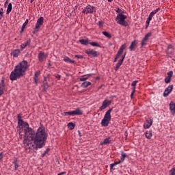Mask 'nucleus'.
I'll use <instances>...</instances> for the list:
<instances>
[{"label":"nucleus","mask_w":175,"mask_h":175,"mask_svg":"<svg viewBox=\"0 0 175 175\" xmlns=\"http://www.w3.org/2000/svg\"><path fill=\"white\" fill-rule=\"evenodd\" d=\"M31 44V39L27 40L25 42H23V44H21V50L23 51L25 47H27V46H29Z\"/></svg>","instance_id":"dca6fc26"},{"label":"nucleus","mask_w":175,"mask_h":175,"mask_svg":"<svg viewBox=\"0 0 175 175\" xmlns=\"http://www.w3.org/2000/svg\"><path fill=\"white\" fill-rule=\"evenodd\" d=\"M103 35H104V36H106V38H108L109 39H111V34H109L107 31H103Z\"/></svg>","instance_id":"f704fd0d"},{"label":"nucleus","mask_w":175,"mask_h":175,"mask_svg":"<svg viewBox=\"0 0 175 175\" xmlns=\"http://www.w3.org/2000/svg\"><path fill=\"white\" fill-rule=\"evenodd\" d=\"M64 116H73V111L64 112Z\"/></svg>","instance_id":"ea45409f"},{"label":"nucleus","mask_w":175,"mask_h":175,"mask_svg":"<svg viewBox=\"0 0 175 175\" xmlns=\"http://www.w3.org/2000/svg\"><path fill=\"white\" fill-rule=\"evenodd\" d=\"M123 62H122V60H119L118 64H116L115 70H118V69H120V67L122 65Z\"/></svg>","instance_id":"c85d7f7f"},{"label":"nucleus","mask_w":175,"mask_h":175,"mask_svg":"<svg viewBox=\"0 0 175 175\" xmlns=\"http://www.w3.org/2000/svg\"><path fill=\"white\" fill-rule=\"evenodd\" d=\"M6 91V86L5 85V82L3 80L0 82V96H2L3 95V92Z\"/></svg>","instance_id":"9b49d317"},{"label":"nucleus","mask_w":175,"mask_h":175,"mask_svg":"<svg viewBox=\"0 0 175 175\" xmlns=\"http://www.w3.org/2000/svg\"><path fill=\"white\" fill-rule=\"evenodd\" d=\"M171 80H172V78L167 77L165 79V83H166V84H169V83H170Z\"/></svg>","instance_id":"a19ab883"},{"label":"nucleus","mask_w":175,"mask_h":175,"mask_svg":"<svg viewBox=\"0 0 175 175\" xmlns=\"http://www.w3.org/2000/svg\"><path fill=\"white\" fill-rule=\"evenodd\" d=\"M40 75V72L37 71V72H35L34 77L38 78Z\"/></svg>","instance_id":"de8ad7c7"},{"label":"nucleus","mask_w":175,"mask_h":175,"mask_svg":"<svg viewBox=\"0 0 175 175\" xmlns=\"http://www.w3.org/2000/svg\"><path fill=\"white\" fill-rule=\"evenodd\" d=\"M169 175H175V167L170 170Z\"/></svg>","instance_id":"37998d69"},{"label":"nucleus","mask_w":175,"mask_h":175,"mask_svg":"<svg viewBox=\"0 0 175 175\" xmlns=\"http://www.w3.org/2000/svg\"><path fill=\"white\" fill-rule=\"evenodd\" d=\"M98 25H99L100 27H103V22H102V21H98Z\"/></svg>","instance_id":"603ef678"},{"label":"nucleus","mask_w":175,"mask_h":175,"mask_svg":"<svg viewBox=\"0 0 175 175\" xmlns=\"http://www.w3.org/2000/svg\"><path fill=\"white\" fill-rule=\"evenodd\" d=\"M123 55H124V57H126V53H125Z\"/></svg>","instance_id":"774afa93"},{"label":"nucleus","mask_w":175,"mask_h":175,"mask_svg":"<svg viewBox=\"0 0 175 175\" xmlns=\"http://www.w3.org/2000/svg\"><path fill=\"white\" fill-rule=\"evenodd\" d=\"M80 81H86L88 80V75H83L79 78Z\"/></svg>","instance_id":"c756f323"},{"label":"nucleus","mask_w":175,"mask_h":175,"mask_svg":"<svg viewBox=\"0 0 175 175\" xmlns=\"http://www.w3.org/2000/svg\"><path fill=\"white\" fill-rule=\"evenodd\" d=\"M145 136L146 137V139H151V137H152V131H147L145 133Z\"/></svg>","instance_id":"5701e85b"},{"label":"nucleus","mask_w":175,"mask_h":175,"mask_svg":"<svg viewBox=\"0 0 175 175\" xmlns=\"http://www.w3.org/2000/svg\"><path fill=\"white\" fill-rule=\"evenodd\" d=\"M16 163H17V159H16L14 161V165H16Z\"/></svg>","instance_id":"052dcab7"},{"label":"nucleus","mask_w":175,"mask_h":175,"mask_svg":"<svg viewBox=\"0 0 175 175\" xmlns=\"http://www.w3.org/2000/svg\"><path fill=\"white\" fill-rule=\"evenodd\" d=\"M2 158H3V154L0 153V161H1Z\"/></svg>","instance_id":"4d7b16f0"},{"label":"nucleus","mask_w":175,"mask_h":175,"mask_svg":"<svg viewBox=\"0 0 175 175\" xmlns=\"http://www.w3.org/2000/svg\"><path fill=\"white\" fill-rule=\"evenodd\" d=\"M137 46V40L133 41L129 46L130 51H135Z\"/></svg>","instance_id":"2eb2a0df"},{"label":"nucleus","mask_w":175,"mask_h":175,"mask_svg":"<svg viewBox=\"0 0 175 175\" xmlns=\"http://www.w3.org/2000/svg\"><path fill=\"white\" fill-rule=\"evenodd\" d=\"M126 44H124L120 46V48L119 49V50L116 54V58H117L118 59V58H120V57H121V55H122V53H124V49H126Z\"/></svg>","instance_id":"9d476101"},{"label":"nucleus","mask_w":175,"mask_h":175,"mask_svg":"<svg viewBox=\"0 0 175 175\" xmlns=\"http://www.w3.org/2000/svg\"><path fill=\"white\" fill-rule=\"evenodd\" d=\"M151 33H148L147 34L145 35L144 38L142 39V42H141V47H143V46H146L147 44V42H148V39L151 38Z\"/></svg>","instance_id":"1a4fd4ad"},{"label":"nucleus","mask_w":175,"mask_h":175,"mask_svg":"<svg viewBox=\"0 0 175 175\" xmlns=\"http://www.w3.org/2000/svg\"><path fill=\"white\" fill-rule=\"evenodd\" d=\"M96 12V8L91 5H87L82 11L84 14H94Z\"/></svg>","instance_id":"20e7f679"},{"label":"nucleus","mask_w":175,"mask_h":175,"mask_svg":"<svg viewBox=\"0 0 175 175\" xmlns=\"http://www.w3.org/2000/svg\"><path fill=\"white\" fill-rule=\"evenodd\" d=\"M85 54H88L89 57L92 58H95L98 57V51H94L92 49H89L85 51Z\"/></svg>","instance_id":"0eeeda50"},{"label":"nucleus","mask_w":175,"mask_h":175,"mask_svg":"<svg viewBox=\"0 0 175 175\" xmlns=\"http://www.w3.org/2000/svg\"><path fill=\"white\" fill-rule=\"evenodd\" d=\"M56 79H58V80H59V79H61V75H57L55 76Z\"/></svg>","instance_id":"5fc2aeb1"},{"label":"nucleus","mask_w":175,"mask_h":175,"mask_svg":"<svg viewBox=\"0 0 175 175\" xmlns=\"http://www.w3.org/2000/svg\"><path fill=\"white\" fill-rule=\"evenodd\" d=\"M137 83H139V81H133L131 83L132 87H133V88H136V85L137 84Z\"/></svg>","instance_id":"79ce46f5"},{"label":"nucleus","mask_w":175,"mask_h":175,"mask_svg":"<svg viewBox=\"0 0 175 175\" xmlns=\"http://www.w3.org/2000/svg\"><path fill=\"white\" fill-rule=\"evenodd\" d=\"M65 172H61L59 174H58L57 175H62V174H64Z\"/></svg>","instance_id":"e2e57ef3"},{"label":"nucleus","mask_w":175,"mask_h":175,"mask_svg":"<svg viewBox=\"0 0 175 175\" xmlns=\"http://www.w3.org/2000/svg\"><path fill=\"white\" fill-rule=\"evenodd\" d=\"M28 23H29L28 19H26L25 23L22 25V28H21V30L20 31L21 33H23V32H24V30L25 29V27H27V25H28Z\"/></svg>","instance_id":"b1692460"},{"label":"nucleus","mask_w":175,"mask_h":175,"mask_svg":"<svg viewBox=\"0 0 175 175\" xmlns=\"http://www.w3.org/2000/svg\"><path fill=\"white\" fill-rule=\"evenodd\" d=\"M46 58H47V55L44 54L43 52H40L38 54V60L40 62H43V61H45Z\"/></svg>","instance_id":"4468645a"},{"label":"nucleus","mask_w":175,"mask_h":175,"mask_svg":"<svg viewBox=\"0 0 175 175\" xmlns=\"http://www.w3.org/2000/svg\"><path fill=\"white\" fill-rule=\"evenodd\" d=\"M170 110L175 113V104L173 102L170 103Z\"/></svg>","instance_id":"cd10ccee"},{"label":"nucleus","mask_w":175,"mask_h":175,"mask_svg":"<svg viewBox=\"0 0 175 175\" xmlns=\"http://www.w3.org/2000/svg\"><path fill=\"white\" fill-rule=\"evenodd\" d=\"M125 158H128V155L126 154L125 152H124V151L121 152V157H120V162L122 163V162H124V161H125Z\"/></svg>","instance_id":"4be33fe9"},{"label":"nucleus","mask_w":175,"mask_h":175,"mask_svg":"<svg viewBox=\"0 0 175 175\" xmlns=\"http://www.w3.org/2000/svg\"><path fill=\"white\" fill-rule=\"evenodd\" d=\"M167 77H170V79H172V76H173V71H170L169 72H167Z\"/></svg>","instance_id":"a18cd8bd"},{"label":"nucleus","mask_w":175,"mask_h":175,"mask_svg":"<svg viewBox=\"0 0 175 175\" xmlns=\"http://www.w3.org/2000/svg\"><path fill=\"white\" fill-rule=\"evenodd\" d=\"M111 142V137H109L107 138H105L103 142L100 143L101 146L106 145V144H110Z\"/></svg>","instance_id":"6ab92c4d"},{"label":"nucleus","mask_w":175,"mask_h":175,"mask_svg":"<svg viewBox=\"0 0 175 175\" xmlns=\"http://www.w3.org/2000/svg\"><path fill=\"white\" fill-rule=\"evenodd\" d=\"M44 155H46V154H44V152L42 154V157H44Z\"/></svg>","instance_id":"338daca9"},{"label":"nucleus","mask_w":175,"mask_h":175,"mask_svg":"<svg viewBox=\"0 0 175 175\" xmlns=\"http://www.w3.org/2000/svg\"><path fill=\"white\" fill-rule=\"evenodd\" d=\"M49 151H50V148H47L46 151L44 152L45 154L49 153Z\"/></svg>","instance_id":"6e6d98bb"},{"label":"nucleus","mask_w":175,"mask_h":175,"mask_svg":"<svg viewBox=\"0 0 175 175\" xmlns=\"http://www.w3.org/2000/svg\"><path fill=\"white\" fill-rule=\"evenodd\" d=\"M63 61H64V62H70V64H75V60L70 59L68 56L64 57Z\"/></svg>","instance_id":"393cba45"},{"label":"nucleus","mask_w":175,"mask_h":175,"mask_svg":"<svg viewBox=\"0 0 175 175\" xmlns=\"http://www.w3.org/2000/svg\"><path fill=\"white\" fill-rule=\"evenodd\" d=\"M117 59H118V58L115 57L113 62H117Z\"/></svg>","instance_id":"680f3d73"},{"label":"nucleus","mask_w":175,"mask_h":175,"mask_svg":"<svg viewBox=\"0 0 175 175\" xmlns=\"http://www.w3.org/2000/svg\"><path fill=\"white\" fill-rule=\"evenodd\" d=\"M79 43H81V44H83L84 46H87L88 43L90 44V42L88 39H81L79 40Z\"/></svg>","instance_id":"a878e982"},{"label":"nucleus","mask_w":175,"mask_h":175,"mask_svg":"<svg viewBox=\"0 0 175 175\" xmlns=\"http://www.w3.org/2000/svg\"><path fill=\"white\" fill-rule=\"evenodd\" d=\"M159 10H161V8H158L157 9L153 10V11H152V12H150V13H152V14H153V16H155V14H157L158 13V12H159Z\"/></svg>","instance_id":"4c0bfd02"},{"label":"nucleus","mask_w":175,"mask_h":175,"mask_svg":"<svg viewBox=\"0 0 175 175\" xmlns=\"http://www.w3.org/2000/svg\"><path fill=\"white\" fill-rule=\"evenodd\" d=\"M89 85H91V82L90 81H85L81 84L82 88H87Z\"/></svg>","instance_id":"bb28decb"},{"label":"nucleus","mask_w":175,"mask_h":175,"mask_svg":"<svg viewBox=\"0 0 175 175\" xmlns=\"http://www.w3.org/2000/svg\"><path fill=\"white\" fill-rule=\"evenodd\" d=\"M159 10H161V8H158L157 9L153 10V11H152V12H150V13H152V14H153V16H155V14H157L158 13V12H159Z\"/></svg>","instance_id":"e433bc0d"},{"label":"nucleus","mask_w":175,"mask_h":175,"mask_svg":"<svg viewBox=\"0 0 175 175\" xmlns=\"http://www.w3.org/2000/svg\"><path fill=\"white\" fill-rule=\"evenodd\" d=\"M73 116H81L83 114V111L80 108L76 109L75 111H72Z\"/></svg>","instance_id":"a211bd4d"},{"label":"nucleus","mask_w":175,"mask_h":175,"mask_svg":"<svg viewBox=\"0 0 175 175\" xmlns=\"http://www.w3.org/2000/svg\"><path fill=\"white\" fill-rule=\"evenodd\" d=\"M75 58H77L78 59H83V55H76Z\"/></svg>","instance_id":"49530a36"},{"label":"nucleus","mask_w":175,"mask_h":175,"mask_svg":"<svg viewBox=\"0 0 175 175\" xmlns=\"http://www.w3.org/2000/svg\"><path fill=\"white\" fill-rule=\"evenodd\" d=\"M172 91H173V85L168 86L165 90L164 93H163V96L164 97L169 96V94H170V92H172Z\"/></svg>","instance_id":"ddd939ff"},{"label":"nucleus","mask_w":175,"mask_h":175,"mask_svg":"<svg viewBox=\"0 0 175 175\" xmlns=\"http://www.w3.org/2000/svg\"><path fill=\"white\" fill-rule=\"evenodd\" d=\"M29 68V64L27 60H23L17 66H15L13 71L11 72L10 79L14 81L20 77L25 75L27 70Z\"/></svg>","instance_id":"f03ea898"},{"label":"nucleus","mask_w":175,"mask_h":175,"mask_svg":"<svg viewBox=\"0 0 175 175\" xmlns=\"http://www.w3.org/2000/svg\"><path fill=\"white\" fill-rule=\"evenodd\" d=\"M111 111H113V107L110 108L109 110H107L105 113L107 116H111Z\"/></svg>","instance_id":"c9c22d12"},{"label":"nucleus","mask_w":175,"mask_h":175,"mask_svg":"<svg viewBox=\"0 0 175 175\" xmlns=\"http://www.w3.org/2000/svg\"><path fill=\"white\" fill-rule=\"evenodd\" d=\"M33 80H34L35 83H36V84H38V78L36 77H33Z\"/></svg>","instance_id":"3c124183"},{"label":"nucleus","mask_w":175,"mask_h":175,"mask_svg":"<svg viewBox=\"0 0 175 175\" xmlns=\"http://www.w3.org/2000/svg\"><path fill=\"white\" fill-rule=\"evenodd\" d=\"M43 21H44L43 16H40L37 20L36 27H35L34 30L33 31V35H35L36 33H38V32H39V29L40 28V27H42V25H43Z\"/></svg>","instance_id":"39448f33"},{"label":"nucleus","mask_w":175,"mask_h":175,"mask_svg":"<svg viewBox=\"0 0 175 175\" xmlns=\"http://www.w3.org/2000/svg\"><path fill=\"white\" fill-rule=\"evenodd\" d=\"M152 17H154V15L152 14V12H150L146 19V28L148 27V25H150V22L151 21V20H152Z\"/></svg>","instance_id":"412c9836"},{"label":"nucleus","mask_w":175,"mask_h":175,"mask_svg":"<svg viewBox=\"0 0 175 175\" xmlns=\"http://www.w3.org/2000/svg\"><path fill=\"white\" fill-rule=\"evenodd\" d=\"M120 163H122L120 160H119V161H116L110 165V168L113 169V167H114V166H116V165H120Z\"/></svg>","instance_id":"72a5a7b5"},{"label":"nucleus","mask_w":175,"mask_h":175,"mask_svg":"<svg viewBox=\"0 0 175 175\" xmlns=\"http://www.w3.org/2000/svg\"><path fill=\"white\" fill-rule=\"evenodd\" d=\"M14 169L15 170H17V169H18V165H17V163L14 164Z\"/></svg>","instance_id":"864d4df0"},{"label":"nucleus","mask_w":175,"mask_h":175,"mask_svg":"<svg viewBox=\"0 0 175 175\" xmlns=\"http://www.w3.org/2000/svg\"><path fill=\"white\" fill-rule=\"evenodd\" d=\"M89 44H91V46H93V47H101L100 45L98 42H89Z\"/></svg>","instance_id":"473e14b6"},{"label":"nucleus","mask_w":175,"mask_h":175,"mask_svg":"<svg viewBox=\"0 0 175 175\" xmlns=\"http://www.w3.org/2000/svg\"><path fill=\"white\" fill-rule=\"evenodd\" d=\"M0 15L3 16V8L0 9Z\"/></svg>","instance_id":"8fccbe9b"},{"label":"nucleus","mask_w":175,"mask_h":175,"mask_svg":"<svg viewBox=\"0 0 175 175\" xmlns=\"http://www.w3.org/2000/svg\"><path fill=\"white\" fill-rule=\"evenodd\" d=\"M135 92H136V88H133V92L131 94V98H133V95H135Z\"/></svg>","instance_id":"c03bdc74"},{"label":"nucleus","mask_w":175,"mask_h":175,"mask_svg":"<svg viewBox=\"0 0 175 175\" xmlns=\"http://www.w3.org/2000/svg\"><path fill=\"white\" fill-rule=\"evenodd\" d=\"M12 4L11 3H10L8 5V8H7V10H6V13L7 14H9V13H10V12H12Z\"/></svg>","instance_id":"2f4dec72"},{"label":"nucleus","mask_w":175,"mask_h":175,"mask_svg":"<svg viewBox=\"0 0 175 175\" xmlns=\"http://www.w3.org/2000/svg\"><path fill=\"white\" fill-rule=\"evenodd\" d=\"M116 12H118V13H120V14H122V10H121V9H120V8H118L117 9V10H116Z\"/></svg>","instance_id":"09e8293b"},{"label":"nucleus","mask_w":175,"mask_h":175,"mask_svg":"<svg viewBox=\"0 0 175 175\" xmlns=\"http://www.w3.org/2000/svg\"><path fill=\"white\" fill-rule=\"evenodd\" d=\"M68 126L69 129L72 131V129H75V126H76V124H75V123L73 122H70L68 124Z\"/></svg>","instance_id":"7c9ffc66"},{"label":"nucleus","mask_w":175,"mask_h":175,"mask_svg":"<svg viewBox=\"0 0 175 175\" xmlns=\"http://www.w3.org/2000/svg\"><path fill=\"white\" fill-rule=\"evenodd\" d=\"M20 49H15L14 50L12 53L11 55L14 57L15 58H17V57H18V55H20Z\"/></svg>","instance_id":"aec40b11"},{"label":"nucleus","mask_w":175,"mask_h":175,"mask_svg":"<svg viewBox=\"0 0 175 175\" xmlns=\"http://www.w3.org/2000/svg\"><path fill=\"white\" fill-rule=\"evenodd\" d=\"M110 121H111V116L105 114L104 118L101 120L102 126H109Z\"/></svg>","instance_id":"423d86ee"},{"label":"nucleus","mask_w":175,"mask_h":175,"mask_svg":"<svg viewBox=\"0 0 175 175\" xmlns=\"http://www.w3.org/2000/svg\"><path fill=\"white\" fill-rule=\"evenodd\" d=\"M108 2H112L113 0H107Z\"/></svg>","instance_id":"69168bd1"},{"label":"nucleus","mask_w":175,"mask_h":175,"mask_svg":"<svg viewBox=\"0 0 175 175\" xmlns=\"http://www.w3.org/2000/svg\"><path fill=\"white\" fill-rule=\"evenodd\" d=\"M110 105H111V100H105L104 101H103L102 106L99 107L98 111H102V110L107 109V107H109Z\"/></svg>","instance_id":"6e6552de"},{"label":"nucleus","mask_w":175,"mask_h":175,"mask_svg":"<svg viewBox=\"0 0 175 175\" xmlns=\"http://www.w3.org/2000/svg\"><path fill=\"white\" fill-rule=\"evenodd\" d=\"M124 59H125V55H123L120 60H122V62H124Z\"/></svg>","instance_id":"13d9d810"},{"label":"nucleus","mask_w":175,"mask_h":175,"mask_svg":"<svg viewBox=\"0 0 175 175\" xmlns=\"http://www.w3.org/2000/svg\"><path fill=\"white\" fill-rule=\"evenodd\" d=\"M126 16L122 14H118L116 16V23L122 27H128V22H126Z\"/></svg>","instance_id":"7ed1b4c3"},{"label":"nucleus","mask_w":175,"mask_h":175,"mask_svg":"<svg viewBox=\"0 0 175 175\" xmlns=\"http://www.w3.org/2000/svg\"><path fill=\"white\" fill-rule=\"evenodd\" d=\"M9 3V0H6L5 2V6H6Z\"/></svg>","instance_id":"bf43d9fd"},{"label":"nucleus","mask_w":175,"mask_h":175,"mask_svg":"<svg viewBox=\"0 0 175 175\" xmlns=\"http://www.w3.org/2000/svg\"><path fill=\"white\" fill-rule=\"evenodd\" d=\"M2 17H3V15H0V20H2Z\"/></svg>","instance_id":"0e129e2a"},{"label":"nucleus","mask_w":175,"mask_h":175,"mask_svg":"<svg viewBox=\"0 0 175 175\" xmlns=\"http://www.w3.org/2000/svg\"><path fill=\"white\" fill-rule=\"evenodd\" d=\"M43 87H44V91H47V89L49 88V84H47L46 82H44Z\"/></svg>","instance_id":"58836bf2"},{"label":"nucleus","mask_w":175,"mask_h":175,"mask_svg":"<svg viewBox=\"0 0 175 175\" xmlns=\"http://www.w3.org/2000/svg\"><path fill=\"white\" fill-rule=\"evenodd\" d=\"M17 118L18 126L24 128L23 129L25 139L23 141V144L25 148H29V150L43 148V146L46 145L48 136L46 129L43 126H40L36 132L32 128L29 127L28 122H24L23 119H21V114L18 115Z\"/></svg>","instance_id":"f257e3e1"},{"label":"nucleus","mask_w":175,"mask_h":175,"mask_svg":"<svg viewBox=\"0 0 175 175\" xmlns=\"http://www.w3.org/2000/svg\"><path fill=\"white\" fill-rule=\"evenodd\" d=\"M19 129H18V132L19 133V137L20 139H24L23 140H25V133H24V134H23V127H18Z\"/></svg>","instance_id":"f3484780"},{"label":"nucleus","mask_w":175,"mask_h":175,"mask_svg":"<svg viewBox=\"0 0 175 175\" xmlns=\"http://www.w3.org/2000/svg\"><path fill=\"white\" fill-rule=\"evenodd\" d=\"M152 125V119L148 118L146 120V122L144 124V129H150Z\"/></svg>","instance_id":"f8f14e48"}]
</instances>
